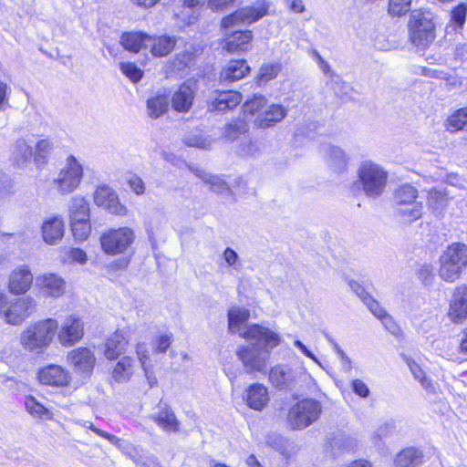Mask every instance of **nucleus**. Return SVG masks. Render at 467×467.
I'll return each instance as SVG.
<instances>
[{
  "label": "nucleus",
  "instance_id": "60",
  "mask_svg": "<svg viewBox=\"0 0 467 467\" xmlns=\"http://www.w3.org/2000/svg\"><path fill=\"white\" fill-rule=\"evenodd\" d=\"M13 183L10 178L0 171V198L9 195L13 192Z\"/></svg>",
  "mask_w": 467,
  "mask_h": 467
},
{
  "label": "nucleus",
  "instance_id": "41",
  "mask_svg": "<svg viewBox=\"0 0 467 467\" xmlns=\"http://www.w3.org/2000/svg\"><path fill=\"white\" fill-rule=\"evenodd\" d=\"M402 207L405 212H401L398 208H395V214L399 216L404 223H412L420 219L422 215V202H412L410 205H403Z\"/></svg>",
  "mask_w": 467,
  "mask_h": 467
},
{
  "label": "nucleus",
  "instance_id": "45",
  "mask_svg": "<svg viewBox=\"0 0 467 467\" xmlns=\"http://www.w3.org/2000/svg\"><path fill=\"white\" fill-rule=\"evenodd\" d=\"M209 185L210 190L217 194L222 195H232L233 192L224 180L218 176L211 174L210 177L206 178V183Z\"/></svg>",
  "mask_w": 467,
  "mask_h": 467
},
{
  "label": "nucleus",
  "instance_id": "9",
  "mask_svg": "<svg viewBox=\"0 0 467 467\" xmlns=\"http://www.w3.org/2000/svg\"><path fill=\"white\" fill-rule=\"evenodd\" d=\"M410 37L415 46H427L435 38L434 24L431 14L420 9L413 10L409 20Z\"/></svg>",
  "mask_w": 467,
  "mask_h": 467
},
{
  "label": "nucleus",
  "instance_id": "8",
  "mask_svg": "<svg viewBox=\"0 0 467 467\" xmlns=\"http://www.w3.org/2000/svg\"><path fill=\"white\" fill-rule=\"evenodd\" d=\"M322 412L321 403L314 399H304L289 410L287 422L293 430H303L317 421Z\"/></svg>",
  "mask_w": 467,
  "mask_h": 467
},
{
  "label": "nucleus",
  "instance_id": "27",
  "mask_svg": "<svg viewBox=\"0 0 467 467\" xmlns=\"http://www.w3.org/2000/svg\"><path fill=\"white\" fill-rule=\"evenodd\" d=\"M247 406L254 410H262L269 401L268 389L263 384L254 383L244 392Z\"/></svg>",
  "mask_w": 467,
  "mask_h": 467
},
{
  "label": "nucleus",
  "instance_id": "53",
  "mask_svg": "<svg viewBox=\"0 0 467 467\" xmlns=\"http://www.w3.org/2000/svg\"><path fill=\"white\" fill-rule=\"evenodd\" d=\"M227 267L232 268L234 271L241 270L243 264L238 254L232 248L227 247L222 254Z\"/></svg>",
  "mask_w": 467,
  "mask_h": 467
},
{
  "label": "nucleus",
  "instance_id": "15",
  "mask_svg": "<svg viewBox=\"0 0 467 467\" xmlns=\"http://www.w3.org/2000/svg\"><path fill=\"white\" fill-rule=\"evenodd\" d=\"M33 274L28 266L16 267L8 276V291L15 296L25 295L32 286Z\"/></svg>",
  "mask_w": 467,
  "mask_h": 467
},
{
  "label": "nucleus",
  "instance_id": "39",
  "mask_svg": "<svg viewBox=\"0 0 467 467\" xmlns=\"http://www.w3.org/2000/svg\"><path fill=\"white\" fill-rule=\"evenodd\" d=\"M408 367L410 368V370L411 374L413 375L414 379L418 380L421 387L428 392V393H436V386L432 382V380L426 376L425 372L422 370L420 366L416 363L413 360H408L407 362Z\"/></svg>",
  "mask_w": 467,
  "mask_h": 467
},
{
  "label": "nucleus",
  "instance_id": "17",
  "mask_svg": "<svg viewBox=\"0 0 467 467\" xmlns=\"http://www.w3.org/2000/svg\"><path fill=\"white\" fill-rule=\"evenodd\" d=\"M242 102L241 93L235 90H215L212 93L208 109L211 111L233 109Z\"/></svg>",
  "mask_w": 467,
  "mask_h": 467
},
{
  "label": "nucleus",
  "instance_id": "19",
  "mask_svg": "<svg viewBox=\"0 0 467 467\" xmlns=\"http://www.w3.org/2000/svg\"><path fill=\"white\" fill-rule=\"evenodd\" d=\"M297 372L285 365H276L269 372V380L279 389H292L296 385Z\"/></svg>",
  "mask_w": 467,
  "mask_h": 467
},
{
  "label": "nucleus",
  "instance_id": "31",
  "mask_svg": "<svg viewBox=\"0 0 467 467\" xmlns=\"http://www.w3.org/2000/svg\"><path fill=\"white\" fill-rule=\"evenodd\" d=\"M250 72V67L244 59L231 60L221 71L222 81H235Z\"/></svg>",
  "mask_w": 467,
  "mask_h": 467
},
{
  "label": "nucleus",
  "instance_id": "64",
  "mask_svg": "<svg viewBox=\"0 0 467 467\" xmlns=\"http://www.w3.org/2000/svg\"><path fill=\"white\" fill-rule=\"evenodd\" d=\"M69 257L73 262L85 264L87 261V254L79 248H72L69 251Z\"/></svg>",
  "mask_w": 467,
  "mask_h": 467
},
{
  "label": "nucleus",
  "instance_id": "58",
  "mask_svg": "<svg viewBox=\"0 0 467 467\" xmlns=\"http://www.w3.org/2000/svg\"><path fill=\"white\" fill-rule=\"evenodd\" d=\"M237 0H207L208 7L213 12H221L232 6Z\"/></svg>",
  "mask_w": 467,
  "mask_h": 467
},
{
  "label": "nucleus",
  "instance_id": "25",
  "mask_svg": "<svg viewBox=\"0 0 467 467\" xmlns=\"http://www.w3.org/2000/svg\"><path fill=\"white\" fill-rule=\"evenodd\" d=\"M36 286L43 295L51 297H59L65 291L64 280L55 274H45L37 276Z\"/></svg>",
  "mask_w": 467,
  "mask_h": 467
},
{
  "label": "nucleus",
  "instance_id": "42",
  "mask_svg": "<svg viewBox=\"0 0 467 467\" xmlns=\"http://www.w3.org/2000/svg\"><path fill=\"white\" fill-rule=\"evenodd\" d=\"M25 407L26 411L35 418L50 420L53 417L52 413L32 396L26 397Z\"/></svg>",
  "mask_w": 467,
  "mask_h": 467
},
{
  "label": "nucleus",
  "instance_id": "5",
  "mask_svg": "<svg viewBox=\"0 0 467 467\" xmlns=\"http://www.w3.org/2000/svg\"><path fill=\"white\" fill-rule=\"evenodd\" d=\"M358 182L364 193L369 198H377L385 191L388 172L379 164L363 161L358 170Z\"/></svg>",
  "mask_w": 467,
  "mask_h": 467
},
{
  "label": "nucleus",
  "instance_id": "34",
  "mask_svg": "<svg viewBox=\"0 0 467 467\" xmlns=\"http://www.w3.org/2000/svg\"><path fill=\"white\" fill-rule=\"evenodd\" d=\"M418 190L410 184H403L397 188L393 193V202L395 208L405 212L403 205H410L412 202H419Z\"/></svg>",
  "mask_w": 467,
  "mask_h": 467
},
{
  "label": "nucleus",
  "instance_id": "13",
  "mask_svg": "<svg viewBox=\"0 0 467 467\" xmlns=\"http://www.w3.org/2000/svg\"><path fill=\"white\" fill-rule=\"evenodd\" d=\"M148 418L161 430L167 433H176L180 431V420L170 405L160 401Z\"/></svg>",
  "mask_w": 467,
  "mask_h": 467
},
{
  "label": "nucleus",
  "instance_id": "30",
  "mask_svg": "<svg viewBox=\"0 0 467 467\" xmlns=\"http://www.w3.org/2000/svg\"><path fill=\"white\" fill-rule=\"evenodd\" d=\"M446 188H432L427 194V206L435 214H441L448 206L450 196Z\"/></svg>",
  "mask_w": 467,
  "mask_h": 467
},
{
  "label": "nucleus",
  "instance_id": "12",
  "mask_svg": "<svg viewBox=\"0 0 467 467\" xmlns=\"http://www.w3.org/2000/svg\"><path fill=\"white\" fill-rule=\"evenodd\" d=\"M447 317L453 324H462L467 320V285H462L452 290Z\"/></svg>",
  "mask_w": 467,
  "mask_h": 467
},
{
  "label": "nucleus",
  "instance_id": "43",
  "mask_svg": "<svg viewBox=\"0 0 467 467\" xmlns=\"http://www.w3.org/2000/svg\"><path fill=\"white\" fill-rule=\"evenodd\" d=\"M447 126L451 131L467 128V107L459 109L452 113L447 119Z\"/></svg>",
  "mask_w": 467,
  "mask_h": 467
},
{
  "label": "nucleus",
  "instance_id": "52",
  "mask_svg": "<svg viewBox=\"0 0 467 467\" xmlns=\"http://www.w3.org/2000/svg\"><path fill=\"white\" fill-rule=\"evenodd\" d=\"M247 123L244 119H234L226 125L225 135L229 139L234 140L237 137V135L245 133L247 131Z\"/></svg>",
  "mask_w": 467,
  "mask_h": 467
},
{
  "label": "nucleus",
  "instance_id": "3",
  "mask_svg": "<svg viewBox=\"0 0 467 467\" xmlns=\"http://www.w3.org/2000/svg\"><path fill=\"white\" fill-rule=\"evenodd\" d=\"M36 309V302L32 296H23L10 300L0 291V314L6 324L20 326Z\"/></svg>",
  "mask_w": 467,
  "mask_h": 467
},
{
  "label": "nucleus",
  "instance_id": "61",
  "mask_svg": "<svg viewBox=\"0 0 467 467\" xmlns=\"http://www.w3.org/2000/svg\"><path fill=\"white\" fill-rule=\"evenodd\" d=\"M128 183L135 194L141 195L144 193L145 184L140 177L132 175L129 179Z\"/></svg>",
  "mask_w": 467,
  "mask_h": 467
},
{
  "label": "nucleus",
  "instance_id": "36",
  "mask_svg": "<svg viewBox=\"0 0 467 467\" xmlns=\"http://www.w3.org/2000/svg\"><path fill=\"white\" fill-rule=\"evenodd\" d=\"M169 99L166 95H155L146 102L147 113L151 119H158L169 109Z\"/></svg>",
  "mask_w": 467,
  "mask_h": 467
},
{
  "label": "nucleus",
  "instance_id": "33",
  "mask_svg": "<svg viewBox=\"0 0 467 467\" xmlns=\"http://www.w3.org/2000/svg\"><path fill=\"white\" fill-rule=\"evenodd\" d=\"M326 153L327 164L332 171L341 173L347 170L348 158L342 149L337 146H328L326 148Z\"/></svg>",
  "mask_w": 467,
  "mask_h": 467
},
{
  "label": "nucleus",
  "instance_id": "26",
  "mask_svg": "<svg viewBox=\"0 0 467 467\" xmlns=\"http://www.w3.org/2000/svg\"><path fill=\"white\" fill-rule=\"evenodd\" d=\"M195 89L190 83H183L180 86L171 97V107L178 112H188L193 103Z\"/></svg>",
  "mask_w": 467,
  "mask_h": 467
},
{
  "label": "nucleus",
  "instance_id": "37",
  "mask_svg": "<svg viewBox=\"0 0 467 467\" xmlns=\"http://www.w3.org/2000/svg\"><path fill=\"white\" fill-rule=\"evenodd\" d=\"M70 222L88 221L89 206L88 202L81 196L77 195L72 198L69 207Z\"/></svg>",
  "mask_w": 467,
  "mask_h": 467
},
{
  "label": "nucleus",
  "instance_id": "16",
  "mask_svg": "<svg viewBox=\"0 0 467 467\" xmlns=\"http://www.w3.org/2000/svg\"><path fill=\"white\" fill-rule=\"evenodd\" d=\"M41 384L52 387H66L71 380L68 370L56 364L47 365L38 371Z\"/></svg>",
  "mask_w": 467,
  "mask_h": 467
},
{
  "label": "nucleus",
  "instance_id": "62",
  "mask_svg": "<svg viewBox=\"0 0 467 467\" xmlns=\"http://www.w3.org/2000/svg\"><path fill=\"white\" fill-rule=\"evenodd\" d=\"M351 388L354 393L361 398H367L369 395V389L360 379H354L351 383Z\"/></svg>",
  "mask_w": 467,
  "mask_h": 467
},
{
  "label": "nucleus",
  "instance_id": "47",
  "mask_svg": "<svg viewBox=\"0 0 467 467\" xmlns=\"http://www.w3.org/2000/svg\"><path fill=\"white\" fill-rule=\"evenodd\" d=\"M411 0H389L388 12L392 16H401L410 11Z\"/></svg>",
  "mask_w": 467,
  "mask_h": 467
},
{
  "label": "nucleus",
  "instance_id": "2",
  "mask_svg": "<svg viewBox=\"0 0 467 467\" xmlns=\"http://www.w3.org/2000/svg\"><path fill=\"white\" fill-rule=\"evenodd\" d=\"M57 329L58 322L55 318L38 320L21 332L19 343L25 351L44 353L53 341Z\"/></svg>",
  "mask_w": 467,
  "mask_h": 467
},
{
  "label": "nucleus",
  "instance_id": "44",
  "mask_svg": "<svg viewBox=\"0 0 467 467\" xmlns=\"http://www.w3.org/2000/svg\"><path fill=\"white\" fill-rule=\"evenodd\" d=\"M267 105L266 99L262 95H254L251 99L247 100L243 108L245 113L252 116H259L265 110Z\"/></svg>",
  "mask_w": 467,
  "mask_h": 467
},
{
  "label": "nucleus",
  "instance_id": "63",
  "mask_svg": "<svg viewBox=\"0 0 467 467\" xmlns=\"http://www.w3.org/2000/svg\"><path fill=\"white\" fill-rule=\"evenodd\" d=\"M258 151V145L255 142L247 140L243 145H241L239 153L243 156H255Z\"/></svg>",
  "mask_w": 467,
  "mask_h": 467
},
{
  "label": "nucleus",
  "instance_id": "32",
  "mask_svg": "<svg viewBox=\"0 0 467 467\" xmlns=\"http://www.w3.org/2000/svg\"><path fill=\"white\" fill-rule=\"evenodd\" d=\"M149 34L144 32H126L121 35L120 44L124 49L139 53L140 50L147 49Z\"/></svg>",
  "mask_w": 467,
  "mask_h": 467
},
{
  "label": "nucleus",
  "instance_id": "29",
  "mask_svg": "<svg viewBox=\"0 0 467 467\" xmlns=\"http://www.w3.org/2000/svg\"><path fill=\"white\" fill-rule=\"evenodd\" d=\"M129 346V340L121 330L113 333L105 343L104 354L108 359H117Z\"/></svg>",
  "mask_w": 467,
  "mask_h": 467
},
{
  "label": "nucleus",
  "instance_id": "18",
  "mask_svg": "<svg viewBox=\"0 0 467 467\" xmlns=\"http://www.w3.org/2000/svg\"><path fill=\"white\" fill-rule=\"evenodd\" d=\"M40 230L43 241L48 245H56L64 236L65 224L61 217L51 216L43 221Z\"/></svg>",
  "mask_w": 467,
  "mask_h": 467
},
{
  "label": "nucleus",
  "instance_id": "59",
  "mask_svg": "<svg viewBox=\"0 0 467 467\" xmlns=\"http://www.w3.org/2000/svg\"><path fill=\"white\" fill-rule=\"evenodd\" d=\"M184 143L189 147H196L200 149H206L210 145L206 139L195 135H189L185 137Z\"/></svg>",
  "mask_w": 467,
  "mask_h": 467
},
{
  "label": "nucleus",
  "instance_id": "56",
  "mask_svg": "<svg viewBox=\"0 0 467 467\" xmlns=\"http://www.w3.org/2000/svg\"><path fill=\"white\" fill-rule=\"evenodd\" d=\"M329 342L333 346V349L337 353L338 358L341 361L342 368L345 372H349L352 368L351 359L346 355V353L341 349L337 343H336L333 339H329Z\"/></svg>",
  "mask_w": 467,
  "mask_h": 467
},
{
  "label": "nucleus",
  "instance_id": "1",
  "mask_svg": "<svg viewBox=\"0 0 467 467\" xmlns=\"http://www.w3.org/2000/svg\"><path fill=\"white\" fill-rule=\"evenodd\" d=\"M244 339L250 345L240 348L237 357L243 363L247 373H265L269 364L272 350L280 345V336L258 324L246 332Z\"/></svg>",
  "mask_w": 467,
  "mask_h": 467
},
{
  "label": "nucleus",
  "instance_id": "57",
  "mask_svg": "<svg viewBox=\"0 0 467 467\" xmlns=\"http://www.w3.org/2000/svg\"><path fill=\"white\" fill-rule=\"evenodd\" d=\"M135 352L140 363L141 368L146 369V367H149L147 364L149 361V355L146 343L138 342L135 346Z\"/></svg>",
  "mask_w": 467,
  "mask_h": 467
},
{
  "label": "nucleus",
  "instance_id": "11",
  "mask_svg": "<svg viewBox=\"0 0 467 467\" xmlns=\"http://www.w3.org/2000/svg\"><path fill=\"white\" fill-rule=\"evenodd\" d=\"M94 202L116 216H127L128 208L120 203L116 192L107 185L99 186L94 192Z\"/></svg>",
  "mask_w": 467,
  "mask_h": 467
},
{
  "label": "nucleus",
  "instance_id": "14",
  "mask_svg": "<svg viewBox=\"0 0 467 467\" xmlns=\"http://www.w3.org/2000/svg\"><path fill=\"white\" fill-rule=\"evenodd\" d=\"M57 333V339L62 346H73L78 343L84 335V323L79 317L70 316L66 318Z\"/></svg>",
  "mask_w": 467,
  "mask_h": 467
},
{
  "label": "nucleus",
  "instance_id": "10",
  "mask_svg": "<svg viewBox=\"0 0 467 467\" xmlns=\"http://www.w3.org/2000/svg\"><path fill=\"white\" fill-rule=\"evenodd\" d=\"M269 5L265 0L256 2L254 5L240 8L222 20V27L229 28L231 26L244 23L252 24L268 13Z\"/></svg>",
  "mask_w": 467,
  "mask_h": 467
},
{
  "label": "nucleus",
  "instance_id": "7",
  "mask_svg": "<svg viewBox=\"0 0 467 467\" xmlns=\"http://www.w3.org/2000/svg\"><path fill=\"white\" fill-rule=\"evenodd\" d=\"M135 239V232L128 226H122L103 232L99 241L101 249L106 254L118 255L126 254Z\"/></svg>",
  "mask_w": 467,
  "mask_h": 467
},
{
  "label": "nucleus",
  "instance_id": "50",
  "mask_svg": "<svg viewBox=\"0 0 467 467\" xmlns=\"http://www.w3.org/2000/svg\"><path fill=\"white\" fill-rule=\"evenodd\" d=\"M364 303L368 306L370 312L378 318L381 319L383 324L387 326L389 322L391 321L389 315L385 312V310L380 307L379 303L375 301L370 296H366L364 297Z\"/></svg>",
  "mask_w": 467,
  "mask_h": 467
},
{
  "label": "nucleus",
  "instance_id": "40",
  "mask_svg": "<svg viewBox=\"0 0 467 467\" xmlns=\"http://www.w3.org/2000/svg\"><path fill=\"white\" fill-rule=\"evenodd\" d=\"M54 140L49 138H40L36 140L34 151V161L36 163H46L47 155L54 150Z\"/></svg>",
  "mask_w": 467,
  "mask_h": 467
},
{
  "label": "nucleus",
  "instance_id": "23",
  "mask_svg": "<svg viewBox=\"0 0 467 467\" xmlns=\"http://www.w3.org/2000/svg\"><path fill=\"white\" fill-rule=\"evenodd\" d=\"M177 40L175 36L149 35L147 49H149L150 54L155 57H166L174 49Z\"/></svg>",
  "mask_w": 467,
  "mask_h": 467
},
{
  "label": "nucleus",
  "instance_id": "24",
  "mask_svg": "<svg viewBox=\"0 0 467 467\" xmlns=\"http://www.w3.org/2000/svg\"><path fill=\"white\" fill-rule=\"evenodd\" d=\"M34 158L31 144L26 139H18L11 147L10 162L13 166L24 169Z\"/></svg>",
  "mask_w": 467,
  "mask_h": 467
},
{
  "label": "nucleus",
  "instance_id": "4",
  "mask_svg": "<svg viewBox=\"0 0 467 467\" xmlns=\"http://www.w3.org/2000/svg\"><path fill=\"white\" fill-rule=\"evenodd\" d=\"M440 261L439 275L441 279L450 283L456 281L467 266V245L452 244L441 256Z\"/></svg>",
  "mask_w": 467,
  "mask_h": 467
},
{
  "label": "nucleus",
  "instance_id": "55",
  "mask_svg": "<svg viewBox=\"0 0 467 467\" xmlns=\"http://www.w3.org/2000/svg\"><path fill=\"white\" fill-rule=\"evenodd\" d=\"M467 16V5L462 3L455 6L451 14V20L459 28H462L465 23Z\"/></svg>",
  "mask_w": 467,
  "mask_h": 467
},
{
  "label": "nucleus",
  "instance_id": "54",
  "mask_svg": "<svg viewBox=\"0 0 467 467\" xmlns=\"http://www.w3.org/2000/svg\"><path fill=\"white\" fill-rule=\"evenodd\" d=\"M75 424L80 425L84 428L89 429L92 431H94L96 434L99 435L100 437L108 440L112 444H117L119 441V439L112 434H109L97 427L94 426V424L91 421L88 420H75Z\"/></svg>",
  "mask_w": 467,
  "mask_h": 467
},
{
  "label": "nucleus",
  "instance_id": "28",
  "mask_svg": "<svg viewBox=\"0 0 467 467\" xmlns=\"http://www.w3.org/2000/svg\"><path fill=\"white\" fill-rule=\"evenodd\" d=\"M67 359L71 366L75 368L77 371L80 372H90L93 368L95 358L91 351L87 348H78L72 350Z\"/></svg>",
  "mask_w": 467,
  "mask_h": 467
},
{
  "label": "nucleus",
  "instance_id": "6",
  "mask_svg": "<svg viewBox=\"0 0 467 467\" xmlns=\"http://www.w3.org/2000/svg\"><path fill=\"white\" fill-rule=\"evenodd\" d=\"M83 177L84 169L80 161L74 155H68L52 185L59 193L67 194L79 187Z\"/></svg>",
  "mask_w": 467,
  "mask_h": 467
},
{
  "label": "nucleus",
  "instance_id": "49",
  "mask_svg": "<svg viewBox=\"0 0 467 467\" xmlns=\"http://www.w3.org/2000/svg\"><path fill=\"white\" fill-rule=\"evenodd\" d=\"M173 339L171 333L158 335L152 340L153 352L155 354L165 353L170 348Z\"/></svg>",
  "mask_w": 467,
  "mask_h": 467
},
{
  "label": "nucleus",
  "instance_id": "35",
  "mask_svg": "<svg viewBox=\"0 0 467 467\" xmlns=\"http://www.w3.org/2000/svg\"><path fill=\"white\" fill-rule=\"evenodd\" d=\"M422 460V453L416 448L409 447L400 451L394 460L395 467H417Z\"/></svg>",
  "mask_w": 467,
  "mask_h": 467
},
{
  "label": "nucleus",
  "instance_id": "21",
  "mask_svg": "<svg viewBox=\"0 0 467 467\" xmlns=\"http://www.w3.org/2000/svg\"><path fill=\"white\" fill-rule=\"evenodd\" d=\"M253 33L251 30H239L226 35L223 49L228 53H243L250 50Z\"/></svg>",
  "mask_w": 467,
  "mask_h": 467
},
{
  "label": "nucleus",
  "instance_id": "51",
  "mask_svg": "<svg viewBox=\"0 0 467 467\" xmlns=\"http://www.w3.org/2000/svg\"><path fill=\"white\" fill-rule=\"evenodd\" d=\"M280 69H281V67L277 63H275V64H264L260 67V70H259V73H258V77H257L258 82L259 83H262V82L265 83V82L275 78L277 76V74L279 73Z\"/></svg>",
  "mask_w": 467,
  "mask_h": 467
},
{
  "label": "nucleus",
  "instance_id": "22",
  "mask_svg": "<svg viewBox=\"0 0 467 467\" xmlns=\"http://www.w3.org/2000/svg\"><path fill=\"white\" fill-rule=\"evenodd\" d=\"M287 114V109L280 104H267L265 110L254 119L257 128L266 129L282 121Z\"/></svg>",
  "mask_w": 467,
  "mask_h": 467
},
{
  "label": "nucleus",
  "instance_id": "48",
  "mask_svg": "<svg viewBox=\"0 0 467 467\" xmlns=\"http://www.w3.org/2000/svg\"><path fill=\"white\" fill-rule=\"evenodd\" d=\"M121 72L133 83L139 82L143 77V71L131 62H121L119 64Z\"/></svg>",
  "mask_w": 467,
  "mask_h": 467
},
{
  "label": "nucleus",
  "instance_id": "20",
  "mask_svg": "<svg viewBox=\"0 0 467 467\" xmlns=\"http://www.w3.org/2000/svg\"><path fill=\"white\" fill-rule=\"evenodd\" d=\"M250 318V311L244 307L233 306L228 311V329L233 334H238L244 339V334L248 332L254 324L246 326Z\"/></svg>",
  "mask_w": 467,
  "mask_h": 467
},
{
  "label": "nucleus",
  "instance_id": "46",
  "mask_svg": "<svg viewBox=\"0 0 467 467\" xmlns=\"http://www.w3.org/2000/svg\"><path fill=\"white\" fill-rule=\"evenodd\" d=\"M71 223V230L74 237L78 241H85L90 234L91 226L88 221H76Z\"/></svg>",
  "mask_w": 467,
  "mask_h": 467
},
{
  "label": "nucleus",
  "instance_id": "38",
  "mask_svg": "<svg viewBox=\"0 0 467 467\" xmlns=\"http://www.w3.org/2000/svg\"><path fill=\"white\" fill-rule=\"evenodd\" d=\"M134 360L129 356L120 358L113 368L112 376L118 382H125L133 374Z\"/></svg>",
  "mask_w": 467,
  "mask_h": 467
}]
</instances>
